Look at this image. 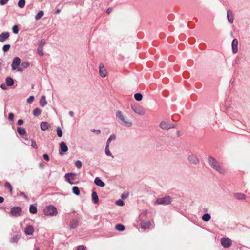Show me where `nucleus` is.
Wrapping results in <instances>:
<instances>
[{
  "label": "nucleus",
  "instance_id": "nucleus-1",
  "mask_svg": "<svg viewBox=\"0 0 250 250\" xmlns=\"http://www.w3.org/2000/svg\"><path fill=\"white\" fill-rule=\"evenodd\" d=\"M208 163L214 169L217 171L220 174H224L225 173V170L224 168L220 166L218 162L214 158L211 157H209Z\"/></svg>",
  "mask_w": 250,
  "mask_h": 250
},
{
  "label": "nucleus",
  "instance_id": "nucleus-2",
  "mask_svg": "<svg viewBox=\"0 0 250 250\" xmlns=\"http://www.w3.org/2000/svg\"><path fill=\"white\" fill-rule=\"evenodd\" d=\"M116 116L118 118V121L124 125L126 127H131L132 125L131 121L124 116L121 111H117Z\"/></svg>",
  "mask_w": 250,
  "mask_h": 250
},
{
  "label": "nucleus",
  "instance_id": "nucleus-3",
  "mask_svg": "<svg viewBox=\"0 0 250 250\" xmlns=\"http://www.w3.org/2000/svg\"><path fill=\"white\" fill-rule=\"evenodd\" d=\"M45 215L47 216H56L57 213L56 208L53 206H48L46 207L43 210Z\"/></svg>",
  "mask_w": 250,
  "mask_h": 250
},
{
  "label": "nucleus",
  "instance_id": "nucleus-4",
  "mask_svg": "<svg viewBox=\"0 0 250 250\" xmlns=\"http://www.w3.org/2000/svg\"><path fill=\"white\" fill-rule=\"evenodd\" d=\"M22 209L19 207H14L11 208L10 214L12 216L17 217L21 215Z\"/></svg>",
  "mask_w": 250,
  "mask_h": 250
},
{
  "label": "nucleus",
  "instance_id": "nucleus-5",
  "mask_svg": "<svg viewBox=\"0 0 250 250\" xmlns=\"http://www.w3.org/2000/svg\"><path fill=\"white\" fill-rule=\"evenodd\" d=\"M171 202V198L170 196H167L162 198H158L156 200L157 204L168 205Z\"/></svg>",
  "mask_w": 250,
  "mask_h": 250
},
{
  "label": "nucleus",
  "instance_id": "nucleus-6",
  "mask_svg": "<svg viewBox=\"0 0 250 250\" xmlns=\"http://www.w3.org/2000/svg\"><path fill=\"white\" fill-rule=\"evenodd\" d=\"M160 127L163 129L168 130L174 127V126L170 124L168 121H163L160 124Z\"/></svg>",
  "mask_w": 250,
  "mask_h": 250
},
{
  "label": "nucleus",
  "instance_id": "nucleus-7",
  "mask_svg": "<svg viewBox=\"0 0 250 250\" xmlns=\"http://www.w3.org/2000/svg\"><path fill=\"white\" fill-rule=\"evenodd\" d=\"M131 108L135 113L139 115H144L146 113L145 110L140 105H132Z\"/></svg>",
  "mask_w": 250,
  "mask_h": 250
},
{
  "label": "nucleus",
  "instance_id": "nucleus-8",
  "mask_svg": "<svg viewBox=\"0 0 250 250\" xmlns=\"http://www.w3.org/2000/svg\"><path fill=\"white\" fill-rule=\"evenodd\" d=\"M221 243L224 247L229 248L231 246L232 241L228 238H222L221 239Z\"/></svg>",
  "mask_w": 250,
  "mask_h": 250
},
{
  "label": "nucleus",
  "instance_id": "nucleus-9",
  "mask_svg": "<svg viewBox=\"0 0 250 250\" xmlns=\"http://www.w3.org/2000/svg\"><path fill=\"white\" fill-rule=\"evenodd\" d=\"M151 226V223L149 221H146L142 220L140 223V227L144 230L147 229H149Z\"/></svg>",
  "mask_w": 250,
  "mask_h": 250
},
{
  "label": "nucleus",
  "instance_id": "nucleus-10",
  "mask_svg": "<svg viewBox=\"0 0 250 250\" xmlns=\"http://www.w3.org/2000/svg\"><path fill=\"white\" fill-rule=\"evenodd\" d=\"M99 73L100 76L103 78H104L107 76V73L106 69L102 63H101L99 66Z\"/></svg>",
  "mask_w": 250,
  "mask_h": 250
},
{
  "label": "nucleus",
  "instance_id": "nucleus-11",
  "mask_svg": "<svg viewBox=\"0 0 250 250\" xmlns=\"http://www.w3.org/2000/svg\"><path fill=\"white\" fill-rule=\"evenodd\" d=\"M21 62V60L20 59L16 57L14 58L13 63L11 65V67L13 70H15L17 69V67L20 65Z\"/></svg>",
  "mask_w": 250,
  "mask_h": 250
},
{
  "label": "nucleus",
  "instance_id": "nucleus-12",
  "mask_svg": "<svg viewBox=\"0 0 250 250\" xmlns=\"http://www.w3.org/2000/svg\"><path fill=\"white\" fill-rule=\"evenodd\" d=\"M75 174L72 173H69L65 174V177L66 180L71 184H73V180L75 179Z\"/></svg>",
  "mask_w": 250,
  "mask_h": 250
},
{
  "label": "nucleus",
  "instance_id": "nucleus-13",
  "mask_svg": "<svg viewBox=\"0 0 250 250\" xmlns=\"http://www.w3.org/2000/svg\"><path fill=\"white\" fill-rule=\"evenodd\" d=\"M238 42L237 39H234L232 42V49L233 53H236L238 51Z\"/></svg>",
  "mask_w": 250,
  "mask_h": 250
},
{
  "label": "nucleus",
  "instance_id": "nucleus-14",
  "mask_svg": "<svg viewBox=\"0 0 250 250\" xmlns=\"http://www.w3.org/2000/svg\"><path fill=\"white\" fill-rule=\"evenodd\" d=\"M24 231L26 235H31L34 231V229L32 226L28 225L25 228Z\"/></svg>",
  "mask_w": 250,
  "mask_h": 250
},
{
  "label": "nucleus",
  "instance_id": "nucleus-15",
  "mask_svg": "<svg viewBox=\"0 0 250 250\" xmlns=\"http://www.w3.org/2000/svg\"><path fill=\"white\" fill-rule=\"evenodd\" d=\"M40 127L42 130L45 131L50 127V125L47 122H42Z\"/></svg>",
  "mask_w": 250,
  "mask_h": 250
},
{
  "label": "nucleus",
  "instance_id": "nucleus-16",
  "mask_svg": "<svg viewBox=\"0 0 250 250\" xmlns=\"http://www.w3.org/2000/svg\"><path fill=\"white\" fill-rule=\"evenodd\" d=\"M9 37L8 32L2 33L0 35V41L2 42L6 41Z\"/></svg>",
  "mask_w": 250,
  "mask_h": 250
},
{
  "label": "nucleus",
  "instance_id": "nucleus-17",
  "mask_svg": "<svg viewBox=\"0 0 250 250\" xmlns=\"http://www.w3.org/2000/svg\"><path fill=\"white\" fill-rule=\"evenodd\" d=\"M95 184L100 187H104L105 186V184L99 178L96 177L94 180Z\"/></svg>",
  "mask_w": 250,
  "mask_h": 250
},
{
  "label": "nucleus",
  "instance_id": "nucleus-18",
  "mask_svg": "<svg viewBox=\"0 0 250 250\" xmlns=\"http://www.w3.org/2000/svg\"><path fill=\"white\" fill-rule=\"evenodd\" d=\"M227 18L229 21L232 23L233 22V16L231 10H229L227 12Z\"/></svg>",
  "mask_w": 250,
  "mask_h": 250
},
{
  "label": "nucleus",
  "instance_id": "nucleus-19",
  "mask_svg": "<svg viewBox=\"0 0 250 250\" xmlns=\"http://www.w3.org/2000/svg\"><path fill=\"white\" fill-rule=\"evenodd\" d=\"M234 197L237 200H244L246 196L242 193H236L234 194Z\"/></svg>",
  "mask_w": 250,
  "mask_h": 250
},
{
  "label": "nucleus",
  "instance_id": "nucleus-20",
  "mask_svg": "<svg viewBox=\"0 0 250 250\" xmlns=\"http://www.w3.org/2000/svg\"><path fill=\"white\" fill-rule=\"evenodd\" d=\"M60 146L61 150L62 151L65 152L68 150V147H67L65 143H64V142H61L60 143Z\"/></svg>",
  "mask_w": 250,
  "mask_h": 250
},
{
  "label": "nucleus",
  "instance_id": "nucleus-21",
  "mask_svg": "<svg viewBox=\"0 0 250 250\" xmlns=\"http://www.w3.org/2000/svg\"><path fill=\"white\" fill-rule=\"evenodd\" d=\"M47 104V101L45 99V97L44 96H42L40 101V104L41 106L43 107Z\"/></svg>",
  "mask_w": 250,
  "mask_h": 250
},
{
  "label": "nucleus",
  "instance_id": "nucleus-22",
  "mask_svg": "<svg viewBox=\"0 0 250 250\" xmlns=\"http://www.w3.org/2000/svg\"><path fill=\"white\" fill-rule=\"evenodd\" d=\"M92 198L94 200L95 204H97L99 202V198L97 193L95 191H93L92 193Z\"/></svg>",
  "mask_w": 250,
  "mask_h": 250
},
{
  "label": "nucleus",
  "instance_id": "nucleus-23",
  "mask_svg": "<svg viewBox=\"0 0 250 250\" xmlns=\"http://www.w3.org/2000/svg\"><path fill=\"white\" fill-rule=\"evenodd\" d=\"M4 187L6 188H7L10 193V194H12L13 193V189L10 183L6 182L5 183Z\"/></svg>",
  "mask_w": 250,
  "mask_h": 250
},
{
  "label": "nucleus",
  "instance_id": "nucleus-24",
  "mask_svg": "<svg viewBox=\"0 0 250 250\" xmlns=\"http://www.w3.org/2000/svg\"><path fill=\"white\" fill-rule=\"evenodd\" d=\"M6 83L8 86H12L14 84V81L13 79L10 77H7L5 81Z\"/></svg>",
  "mask_w": 250,
  "mask_h": 250
},
{
  "label": "nucleus",
  "instance_id": "nucleus-25",
  "mask_svg": "<svg viewBox=\"0 0 250 250\" xmlns=\"http://www.w3.org/2000/svg\"><path fill=\"white\" fill-rule=\"evenodd\" d=\"M116 229L120 231H122L125 230V226L121 224H118L115 226Z\"/></svg>",
  "mask_w": 250,
  "mask_h": 250
},
{
  "label": "nucleus",
  "instance_id": "nucleus-26",
  "mask_svg": "<svg viewBox=\"0 0 250 250\" xmlns=\"http://www.w3.org/2000/svg\"><path fill=\"white\" fill-rule=\"evenodd\" d=\"M29 211L32 214H35L37 213V208L33 205L30 206Z\"/></svg>",
  "mask_w": 250,
  "mask_h": 250
},
{
  "label": "nucleus",
  "instance_id": "nucleus-27",
  "mask_svg": "<svg viewBox=\"0 0 250 250\" xmlns=\"http://www.w3.org/2000/svg\"><path fill=\"white\" fill-rule=\"evenodd\" d=\"M109 145L106 144V147L105 149V153L106 155L109 156H112V157H113V156H112V154L109 150Z\"/></svg>",
  "mask_w": 250,
  "mask_h": 250
},
{
  "label": "nucleus",
  "instance_id": "nucleus-28",
  "mask_svg": "<svg viewBox=\"0 0 250 250\" xmlns=\"http://www.w3.org/2000/svg\"><path fill=\"white\" fill-rule=\"evenodd\" d=\"M189 160L194 164H196L198 162V160L196 156H190L189 157Z\"/></svg>",
  "mask_w": 250,
  "mask_h": 250
},
{
  "label": "nucleus",
  "instance_id": "nucleus-29",
  "mask_svg": "<svg viewBox=\"0 0 250 250\" xmlns=\"http://www.w3.org/2000/svg\"><path fill=\"white\" fill-rule=\"evenodd\" d=\"M44 15V12L43 11H39L37 14L35 16V19L36 20H39Z\"/></svg>",
  "mask_w": 250,
  "mask_h": 250
},
{
  "label": "nucleus",
  "instance_id": "nucleus-30",
  "mask_svg": "<svg viewBox=\"0 0 250 250\" xmlns=\"http://www.w3.org/2000/svg\"><path fill=\"white\" fill-rule=\"evenodd\" d=\"M134 98L138 101H140L143 99V96L141 93H138L134 95Z\"/></svg>",
  "mask_w": 250,
  "mask_h": 250
},
{
  "label": "nucleus",
  "instance_id": "nucleus-31",
  "mask_svg": "<svg viewBox=\"0 0 250 250\" xmlns=\"http://www.w3.org/2000/svg\"><path fill=\"white\" fill-rule=\"evenodd\" d=\"M17 131L19 133V134L21 135H23L26 134V131L24 128H22L21 127H18L17 128Z\"/></svg>",
  "mask_w": 250,
  "mask_h": 250
},
{
  "label": "nucleus",
  "instance_id": "nucleus-32",
  "mask_svg": "<svg viewBox=\"0 0 250 250\" xmlns=\"http://www.w3.org/2000/svg\"><path fill=\"white\" fill-rule=\"evenodd\" d=\"M72 191L74 194L79 195L80 193L79 188L77 186H74L72 188Z\"/></svg>",
  "mask_w": 250,
  "mask_h": 250
},
{
  "label": "nucleus",
  "instance_id": "nucleus-33",
  "mask_svg": "<svg viewBox=\"0 0 250 250\" xmlns=\"http://www.w3.org/2000/svg\"><path fill=\"white\" fill-rule=\"evenodd\" d=\"M210 218V215L208 213H206L202 216V219L204 221H208Z\"/></svg>",
  "mask_w": 250,
  "mask_h": 250
},
{
  "label": "nucleus",
  "instance_id": "nucleus-34",
  "mask_svg": "<svg viewBox=\"0 0 250 250\" xmlns=\"http://www.w3.org/2000/svg\"><path fill=\"white\" fill-rule=\"evenodd\" d=\"M25 4V1L24 0H20L18 3V6L21 8H23Z\"/></svg>",
  "mask_w": 250,
  "mask_h": 250
},
{
  "label": "nucleus",
  "instance_id": "nucleus-35",
  "mask_svg": "<svg viewBox=\"0 0 250 250\" xmlns=\"http://www.w3.org/2000/svg\"><path fill=\"white\" fill-rule=\"evenodd\" d=\"M41 110L38 108H35L33 111V115L35 116H39L41 114Z\"/></svg>",
  "mask_w": 250,
  "mask_h": 250
},
{
  "label": "nucleus",
  "instance_id": "nucleus-36",
  "mask_svg": "<svg viewBox=\"0 0 250 250\" xmlns=\"http://www.w3.org/2000/svg\"><path fill=\"white\" fill-rule=\"evenodd\" d=\"M37 52L39 55L42 56L43 55V47L41 46H39L37 49Z\"/></svg>",
  "mask_w": 250,
  "mask_h": 250
},
{
  "label": "nucleus",
  "instance_id": "nucleus-37",
  "mask_svg": "<svg viewBox=\"0 0 250 250\" xmlns=\"http://www.w3.org/2000/svg\"><path fill=\"white\" fill-rule=\"evenodd\" d=\"M116 137L115 135H111L109 138L108 139L107 141L106 144H110V143L112 140H115L116 139Z\"/></svg>",
  "mask_w": 250,
  "mask_h": 250
},
{
  "label": "nucleus",
  "instance_id": "nucleus-38",
  "mask_svg": "<svg viewBox=\"0 0 250 250\" xmlns=\"http://www.w3.org/2000/svg\"><path fill=\"white\" fill-rule=\"evenodd\" d=\"M20 238V236L19 235L14 236L13 237L11 238V241L12 242H16L18 241Z\"/></svg>",
  "mask_w": 250,
  "mask_h": 250
},
{
  "label": "nucleus",
  "instance_id": "nucleus-39",
  "mask_svg": "<svg viewBox=\"0 0 250 250\" xmlns=\"http://www.w3.org/2000/svg\"><path fill=\"white\" fill-rule=\"evenodd\" d=\"M10 47V45L9 44H5L3 45L2 47V50L4 52H7L9 50Z\"/></svg>",
  "mask_w": 250,
  "mask_h": 250
},
{
  "label": "nucleus",
  "instance_id": "nucleus-40",
  "mask_svg": "<svg viewBox=\"0 0 250 250\" xmlns=\"http://www.w3.org/2000/svg\"><path fill=\"white\" fill-rule=\"evenodd\" d=\"M57 135L59 137H61L62 136V132L60 127H58L57 129Z\"/></svg>",
  "mask_w": 250,
  "mask_h": 250
},
{
  "label": "nucleus",
  "instance_id": "nucleus-41",
  "mask_svg": "<svg viewBox=\"0 0 250 250\" xmlns=\"http://www.w3.org/2000/svg\"><path fill=\"white\" fill-rule=\"evenodd\" d=\"M13 32L15 34H17L19 32V28L17 25H14L12 27Z\"/></svg>",
  "mask_w": 250,
  "mask_h": 250
},
{
  "label": "nucleus",
  "instance_id": "nucleus-42",
  "mask_svg": "<svg viewBox=\"0 0 250 250\" xmlns=\"http://www.w3.org/2000/svg\"><path fill=\"white\" fill-rule=\"evenodd\" d=\"M75 166L78 168H80L82 167V163L80 161L77 160L75 162Z\"/></svg>",
  "mask_w": 250,
  "mask_h": 250
},
{
  "label": "nucleus",
  "instance_id": "nucleus-43",
  "mask_svg": "<svg viewBox=\"0 0 250 250\" xmlns=\"http://www.w3.org/2000/svg\"><path fill=\"white\" fill-rule=\"evenodd\" d=\"M29 63L26 62H24L21 63V66L24 68L28 67L29 66Z\"/></svg>",
  "mask_w": 250,
  "mask_h": 250
},
{
  "label": "nucleus",
  "instance_id": "nucleus-44",
  "mask_svg": "<svg viewBox=\"0 0 250 250\" xmlns=\"http://www.w3.org/2000/svg\"><path fill=\"white\" fill-rule=\"evenodd\" d=\"M31 141H32L31 146H32V147H33L35 149H37L38 148V146H37V145L36 142L33 140H32Z\"/></svg>",
  "mask_w": 250,
  "mask_h": 250
},
{
  "label": "nucleus",
  "instance_id": "nucleus-45",
  "mask_svg": "<svg viewBox=\"0 0 250 250\" xmlns=\"http://www.w3.org/2000/svg\"><path fill=\"white\" fill-rule=\"evenodd\" d=\"M116 204L118 206H123L124 205V203L123 201H122V200H118V201H117Z\"/></svg>",
  "mask_w": 250,
  "mask_h": 250
},
{
  "label": "nucleus",
  "instance_id": "nucleus-46",
  "mask_svg": "<svg viewBox=\"0 0 250 250\" xmlns=\"http://www.w3.org/2000/svg\"><path fill=\"white\" fill-rule=\"evenodd\" d=\"M43 158L44 160H45L47 161H49L50 160L49 157L47 154H44L43 155Z\"/></svg>",
  "mask_w": 250,
  "mask_h": 250
},
{
  "label": "nucleus",
  "instance_id": "nucleus-47",
  "mask_svg": "<svg viewBox=\"0 0 250 250\" xmlns=\"http://www.w3.org/2000/svg\"><path fill=\"white\" fill-rule=\"evenodd\" d=\"M77 250H85V247L83 245L79 246L77 247Z\"/></svg>",
  "mask_w": 250,
  "mask_h": 250
},
{
  "label": "nucleus",
  "instance_id": "nucleus-48",
  "mask_svg": "<svg viewBox=\"0 0 250 250\" xmlns=\"http://www.w3.org/2000/svg\"><path fill=\"white\" fill-rule=\"evenodd\" d=\"M14 114L12 113H10L9 114L8 119L9 120L12 121L13 120V119H14Z\"/></svg>",
  "mask_w": 250,
  "mask_h": 250
},
{
  "label": "nucleus",
  "instance_id": "nucleus-49",
  "mask_svg": "<svg viewBox=\"0 0 250 250\" xmlns=\"http://www.w3.org/2000/svg\"><path fill=\"white\" fill-rule=\"evenodd\" d=\"M33 100L34 97L33 96H31L27 99V102L29 103H31L33 101Z\"/></svg>",
  "mask_w": 250,
  "mask_h": 250
},
{
  "label": "nucleus",
  "instance_id": "nucleus-50",
  "mask_svg": "<svg viewBox=\"0 0 250 250\" xmlns=\"http://www.w3.org/2000/svg\"><path fill=\"white\" fill-rule=\"evenodd\" d=\"M45 40H42L40 42V44L39 45V46H41L42 47H43L44 44H45Z\"/></svg>",
  "mask_w": 250,
  "mask_h": 250
},
{
  "label": "nucleus",
  "instance_id": "nucleus-51",
  "mask_svg": "<svg viewBox=\"0 0 250 250\" xmlns=\"http://www.w3.org/2000/svg\"><path fill=\"white\" fill-rule=\"evenodd\" d=\"M8 0H1L0 1V3L1 5H3L5 4L7 2Z\"/></svg>",
  "mask_w": 250,
  "mask_h": 250
},
{
  "label": "nucleus",
  "instance_id": "nucleus-52",
  "mask_svg": "<svg viewBox=\"0 0 250 250\" xmlns=\"http://www.w3.org/2000/svg\"><path fill=\"white\" fill-rule=\"evenodd\" d=\"M23 123V121L21 119H20L17 122V124L19 125H21Z\"/></svg>",
  "mask_w": 250,
  "mask_h": 250
},
{
  "label": "nucleus",
  "instance_id": "nucleus-53",
  "mask_svg": "<svg viewBox=\"0 0 250 250\" xmlns=\"http://www.w3.org/2000/svg\"><path fill=\"white\" fill-rule=\"evenodd\" d=\"M128 194L124 193V194H122L121 197L123 199H125L128 197Z\"/></svg>",
  "mask_w": 250,
  "mask_h": 250
},
{
  "label": "nucleus",
  "instance_id": "nucleus-54",
  "mask_svg": "<svg viewBox=\"0 0 250 250\" xmlns=\"http://www.w3.org/2000/svg\"><path fill=\"white\" fill-rule=\"evenodd\" d=\"M92 131L93 132H95L97 134H99L101 133V131L100 130H92Z\"/></svg>",
  "mask_w": 250,
  "mask_h": 250
},
{
  "label": "nucleus",
  "instance_id": "nucleus-55",
  "mask_svg": "<svg viewBox=\"0 0 250 250\" xmlns=\"http://www.w3.org/2000/svg\"><path fill=\"white\" fill-rule=\"evenodd\" d=\"M112 11V9L111 8H108L107 10H106V13L107 14H109Z\"/></svg>",
  "mask_w": 250,
  "mask_h": 250
},
{
  "label": "nucleus",
  "instance_id": "nucleus-56",
  "mask_svg": "<svg viewBox=\"0 0 250 250\" xmlns=\"http://www.w3.org/2000/svg\"><path fill=\"white\" fill-rule=\"evenodd\" d=\"M20 195H22V196H23L24 197H25L26 198H27V196L25 194V193L23 192H21L20 193Z\"/></svg>",
  "mask_w": 250,
  "mask_h": 250
},
{
  "label": "nucleus",
  "instance_id": "nucleus-57",
  "mask_svg": "<svg viewBox=\"0 0 250 250\" xmlns=\"http://www.w3.org/2000/svg\"><path fill=\"white\" fill-rule=\"evenodd\" d=\"M1 88H2L3 89H6V86H5V85L4 84H3H3H2L1 85Z\"/></svg>",
  "mask_w": 250,
  "mask_h": 250
},
{
  "label": "nucleus",
  "instance_id": "nucleus-58",
  "mask_svg": "<svg viewBox=\"0 0 250 250\" xmlns=\"http://www.w3.org/2000/svg\"><path fill=\"white\" fill-rule=\"evenodd\" d=\"M4 201V198L0 196V203H2Z\"/></svg>",
  "mask_w": 250,
  "mask_h": 250
},
{
  "label": "nucleus",
  "instance_id": "nucleus-59",
  "mask_svg": "<svg viewBox=\"0 0 250 250\" xmlns=\"http://www.w3.org/2000/svg\"><path fill=\"white\" fill-rule=\"evenodd\" d=\"M61 12V10L59 9H57V10L56 11V12L55 13L58 14H59Z\"/></svg>",
  "mask_w": 250,
  "mask_h": 250
},
{
  "label": "nucleus",
  "instance_id": "nucleus-60",
  "mask_svg": "<svg viewBox=\"0 0 250 250\" xmlns=\"http://www.w3.org/2000/svg\"><path fill=\"white\" fill-rule=\"evenodd\" d=\"M69 114L71 116L73 117L74 116V112L73 111H70Z\"/></svg>",
  "mask_w": 250,
  "mask_h": 250
},
{
  "label": "nucleus",
  "instance_id": "nucleus-61",
  "mask_svg": "<svg viewBox=\"0 0 250 250\" xmlns=\"http://www.w3.org/2000/svg\"><path fill=\"white\" fill-rule=\"evenodd\" d=\"M76 226H77L76 224L71 225V228H75L76 227Z\"/></svg>",
  "mask_w": 250,
  "mask_h": 250
},
{
  "label": "nucleus",
  "instance_id": "nucleus-62",
  "mask_svg": "<svg viewBox=\"0 0 250 250\" xmlns=\"http://www.w3.org/2000/svg\"><path fill=\"white\" fill-rule=\"evenodd\" d=\"M144 212L145 214L146 215L147 213V210L146 209L144 211Z\"/></svg>",
  "mask_w": 250,
  "mask_h": 250
},
{
  "label": "nucleus",
  "instance_id": "nucleus-63",
  "mask_svg": "<svg viewBox=\"0 0 250 250\" xmlns=\"http://www.w3.org/2000/svg\"><path fill=\"white\" fill-rule=\"evenodd\" d=\"M35 250H40V249L39 247H36Z\"/></svg>",
  "mask_w": 250,
  "mask_h": 250
},
{
  "label": "nucleus",
  "instance_id": "nucleus-64",
  "mask_svg": "<svg viewBox=\"0 0 250 250\" xmlns=\"http://www.w3.org/2000/svg\"><path fill=\"white\" fill-rule=\"evenodd\" d=\"M34 84H32V85H31V88H32V89H33V88H34Z\"/></svg>",
  "mask_w": 250,
  "mask_h": 250
}]
</instances>
